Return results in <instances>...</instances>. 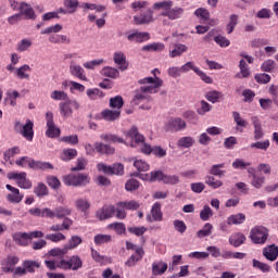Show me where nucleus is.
<instances>
[{
  "label": "nucleus",
  "instance_id": "nucleus-40",
  "mask_svg": "<svg viewBox=\"0 0 278 278\" xmlns=\"http://www.w3.org/2000/svg\"><path fill=\"white\" fill-rule=\"evenodd\" d=\"M270 148V140L256 141L250 144V149H257L258 151H268Z\"/></svg>",
  "mask_w": 278,
  "mask_h": 278
},
{
  "label": "nucleus",
  "instance_id": "nucleus-26",
  "mask_svg": "<svg viewBox=\"0 0 278 278\" xmlns=\"http://www.w3.org/2000/svg\"><path fill=\"white\" fill-rule=\"evenodd\" d=\"M21 135L28 140V142H31L34 140V122L30 119L26 121V124L23 126V129L21 130Z\"/></svg>",
  "mask_w": 278,
  "mask_h": 278
},
{
  "label": "nucleus",
  "instance_id": "nucleus-54",
  "mask_svg": "<svg viewBox=\"0 0 278 278\" xmlns=\"http://www.w3.org/2000/svg\"><path fill=\"white\" fill-rule=\"evenodd\" d=\"M55 218H66L71 216V210L68 207L59 206L54 210Z\"/></svg>",
  "mask_w": 278,
  "mask_h": 278
},
{
  "label": "nucleus",
  "instance_id": "nucleus-47",
  "mask_svg": "<svg viewBox=\"0 0 278 278\" xmlns=\"http://www.w3.org/2000/svg\"><path fill=\"white\" fill-rule=\"evenodd\" d=\"M22 266L25 268L26 273H36V268H40V264L36 261H24Z\"/></svg>",
  "mask_w": 278,
  "mask_h": 278
},
{
  "label": "nucleus",
  "instance_id": "nucleus-46",
  "mask_svg": "<svg viewBox=\"0 0 278 278\" xmlns=\"http://www.w3.org/2000/svg\"><path fill=\"white\" fill-rule=\"evenodd\" d=\"M252 266L253 268H257V270H261V273H270V267L266 263H262L261 261L253 258L252 260Z\"/></svg>",
  "mask_w": 278,
  "mask_h": 278
},
{
  "label": "nucleus",
  "instance_id": "nucleus-44",
  "mask_svg": "<svg viewBox=\"0 0 278 278\" xmlns=\"http://www.w3.org/2000/svg\"><path fill=\"white\" fill-rule=\"evenodd\" d=\"M64 8L70 12V14H75L77 12V8H79V1L77 0H64Z\"/></svg>",
  "mask_w": 278,
  "mask_h": 278
},
{
  "label": "nucleus",
  "instance_id": "nucleus-16",
  "mask_svg": "<svg viewBox=\"0 0 278 278\" xmlns=\"http://www.w3.org/2000/svg\"><path fill=\"white\" fill-rule=\"evenodd\" d=\"M5 188L11 191V193L7 195L9 203H21L23 201V194H21L18 188L12 187V185H7Z\"/></svg>",
  "mask_w": 278,
  "mask_h": 278
},
{
  "label": "nucleus",
  "instance_id": "nucleus-8",
  "mask_svg": "<svg viewBox=\"0 0 278 278\" xmlns=\"http://www.w3.org/2000/svg\"><path fill=\"white\" fill-rule=\"evenodd\" d=\"M173 1L164 0L153 4V10H162L161 16H166L169 21H175V9Z\"/></svg>",
  "mask_w": 278,
  "mask_h": 278
},
{
  "label": "nucleus",
  "instance_id": "nucleus-9",
  "mask_svg": "<svg viewBox=\"0 0 278 278\" xmlns=\"http://www.w3.org/2000/svg\"><path fill=\"white\" fill-rule=\"evenodd\" d=\"M116 214H118V203L115 205H103L99 211H97L96 216L99 220H108V218H114V216L116 218Z\"/></svg>",
  "mask_w": 278,
  "mask_h": 278
},
{
  "label": "nucleus",
  "instance_id": "nucleus-25",
  "mask_svg": "<svg viewBox=\"0 0 278 278\" xmlns=\"http://www.w3.org/2000/svg\"><path fill=\"white\" fill-rule=\"evenodd\" d=\"M263 255L269 262H275L278 257V247L276 244H271V245L264 248Z\"/></svg>",
  "mask_w": 278,
  "mask_h": 278
},
{
  "label": "nucleus",
  "instance_id": "nucleus-32",
  "mask_svg": "<svg viewBox=\"0 0 278 278\" xmlns=\"http://www.w3.org/2000/svg\"><path fill=\"white\" fill-rule=\"evenodd\" d=\"M247 241V237L242 232H236L229 238V242L232 247H242Z\"/></svg>",
  "mask_w": 278,
  "mask_h": 278
},
{
  "label": "nucleus",
  "instance_id": "nucleus-38",
  "mask_svg": "<svg viewBox=\"0 0 278 278\" xmlns=\"http://www.w3.org/2000/svg\"><path fill=\"white\" fill-rule=\"evenodd\" d=\"M204 181L206 186H208L210 188H213V190H217V188H222L223 186V181L215 179V177L212 175L205 176Z\"/></svg>",
  "mask_w": 278,
  "mask_h": 278
},
{
  "label": "nucleus",
  "instance_id": "nucleus-61",
  "mask_svg": "<svg viewBox=\"0 0 278 278\" xmlns=\"http://www.w3.org/2000/svg\"><path fill=\"white\" fill-rule=\"evenodd\" d=\"M34 192L37 197H47V194H49V191L47 189V185L42 184V182L38 184V186L34 190Z\"/></svg>",
  "mask_w": 278,
  "mask_h": 278
},
{
  "label": "nucleus",
  "instance_id": "nucleus-53",
  "mask_svg": "<svg viewBox=\"0 0 278 278\" xmlns=\"http://www.w3.org/2000/svg\"><path fill=\"white\" fill-rule=\"evenodd\" d=\"M214 216V211L208 205H204V207L200 212V218L201 220H210Z\"/></svg>",
  "mask_w": 278,
  "mask_h": 278
},
{
  "label": "nucleus",
  "instance_id": "nucleus-60",
  "mask_svg": "<svg viewBox=\"0 0 278 278\" xmlns=\"http://www.w3.org/2000/svg\"><path fill=\"white\" fill-rule=\"evenodd\" d=\"M236 25H238V15L232 14L230 15L229 23L227 24L226 27L227 34H232L233 29H236Z\"/></svg>",
  "mask_w": 278,
  "mask_h": 278
},
{
  "label": "nucleus",
  "instance_id": "nucleus-10",
  "mask_svg": "<svg viewBox=\"0 0 278 278\" xmlns=\"http://www.w3.org/2000/svg\"><path fill=\"white\" fill-rule=\"evenodd\" d=\"M140 179L144 181H163V184H173L175 178L165 175L162 170L151 172L150 174L141 175Z\"/></svg>",
  "mask_w": 278,
  "mask_h": 278
},
{
  "label": "nucleus",
  "instance_id": "nucleus-63",
  "mask_svg": "<svg viewBox=\"0 0 278 278\" xmlns=\"http://www.w3.org/2000/svg\"><path fill=\"white\" fill-rule=\"evenodd\" d=\"M232 118L237 125V127H247L249 125V122L247 119L242 118L238 112L232 113Z\"/></svg>",
  "mask_w": 278,
  "mask_h": 278
},
{
  "label": "nucleus",
  "instance_id": "nucleus-1",
  "mask_svg": "<svg viewBox=\"0 0 278 278\" xmlns=\"http://www.w3.org/2000/svg\"><path fill=\"white\" fill-rule=\"evenodd\" d=\"M124 136L128 142L113 134H103L100 136V139L104 142H112L113 144H127L132 149L140 147L141 153H144V155H151L153 148L144 142V136L140 135L138 127L132 126L129 130L124 132Z\"/></svg>",
  "mask_w": 278,
  "mask_h": 278
},
{
  "label": "nucleus",
  "instance_id": "nucleus-51",
  "mask_svg": "<svg viewBox=\"0 0 278 278\" xmlns=\"http://www.w3.org/2000/svg\"><path fill=\"white\" fill-rule=\"evenodd\" d=\"M101 75H103L104 77H111L112 79H116V77H118L119 72L118 70L114 68V67H104L101 71Z\"/></svg>",
  "mask_w": 278,
  "mask_h": 278
},
{
  "label": "nucleus",
  "instance_id": "nucleus-13",
  "mask_svg": "<svg viewBox=\"0 0 278 278\" xmlns=\"http://www.w3.org/2000/svg\"><path fill=\"white\" fill-rule=\"evenodd\" d=\"M46 122H47V130L46 136L48 138H58L60 136V128L55 126V122H53V112L46 113Z\"/></svg>",
  "mask_w": 278,
  "mask_h": 278
},
{
  "label": "nucleus",
  "instance_id": "nucleus-58",
  "mask_svg": "<svg viewBox=\"0 0 278 278\" xmlns=\"http://www.w3.org/2000/svg\"><path fill=\"white\" fill-rule=\"evenodd\" d=\"M266 45H270V40L266 38H256L251 41L253 49H260V47H266Z\"/></svg>",
  "mask_w": 278,
  "mask_h": 278
},
{
  "label": "nucleus",
  "instance_id": "nucleus-36",
  "mask_svg": "<svg viewBox=\"0 0 278 278\" xmlns=\"http://www.w3.org/2000/svg\"><path fill=\"white\" fill-rule=\"evenodd\" d=\"M49 42L53 45H71V39L66 35H51L49 37Z\"/></svg>",
  "mask_w": 278,
  "mask_h": 278
},
{
  "label": "nucleus",
  "instance_id": "nucleus-22",
  "mask_svg": "<svg viewBox=\"0 0 278 278\" xmlns=\"http://www.w3.org/2000/svg\"><path fill=\"white\" fill-rule=\"evenodd\" d=\"M96 153H99L100 155H114L116 153V149L110 144H105L103 142H96Z\"/></svg>",
  "mask_w": 278,
  "mask_h": 278
},
{
  "label": "nucleus",
  "instance_id": "nucleus-59",
  "mask_svg": "<svg viewBox=\"0 0 278 278\" xmlns=\"http://www.w3.org/2000/svg\"><path fill=\"white\" fill-rule=\"evenodd\" d=\"M134 166L135 168H137V170L139 173H147V170H149L150 166L148 165L147 162L142 161V160H136L134 162Z\"/></svg>",
  "mask_w": 278,
  "mask_h": 278
},
{
  "label": "nucleus",
  "instance_id": "nucleus-62",
  "mask_svg": "<svg viewBox=\"0 0 278 278\" xmlns=\"http://www.w3.org/2000/svg\"><path fill=\"white\" fill-rule=\"evenodd\" d=\"M261 71L264 73H270L271 71H275V62L273 60H266L261 65Z\"/></svg>",
  "mask_w": 278,
  "mask_h": 278
},
{
  "label": "nucleus",
  "instance_id": "nucleus-30",
  "mask_svg": "<svg viewBox=\"0 0 278 278\" xmlns=\"http://www.w3.org/2000/svg\"><path fill=\"white\" fill-rule=\"evenodd\" d=\"M166 270H168V264L164 262H154L152 264V275H154L155 277L164 275Z\"/></svg>",
  "mask_w": 278,
  "mask_h": 278
},
{
  "label": "nucleus",
  "instance_id": "nucleus-14",
  "mask_svg": "<svg viewBox=\"0 0 278 278\" xmlns=\"http://www.w3.org/2000/svg\"><path fill=\"white\" fill-rule=\"evenodd\" d=\"M18 256L9 255L4 260L1 261V266L3 273H14V267L18 264Z\"/></svg>",
  "mask_w": 278,
  "mask_h": 278
},
{
  "label": "nucleus",
  "instance_id": "nucleus-20",
  "mask_svg": "<svg viewBox=\"0 0 278 278\" xmlns=\"http://www.w3.org/2000/svg\"><path fill=\"white\" fill-rule=\"evenodd\" d=\"M18 10H20L21 16H25V18H28L31 21L36 18V12H34V9L28 3L21 2L18 5Z\"/></svg>",
  "mask_w": 278,
  "mask_h": 278
},
{
  "label": "nucleus",
  "instance_id": "nucleus-29",
  "mask_svg": "<svg viewBox=\"0 0 278 278\" xmlns=\"http://www.w3.org/2000/svg\"><path fill=\"white\" fill-rule=\"evenodd\" d=\"M13 240L20 247H27L29 244V235L27 232H15L13 235Z\"/></svg>",
  "mask_w": 278,
  "mask_h": 278
},
{
  "label": "nucleus",
  "instance_id": "nucleus-23",
  "mask_svg": "<svg viewBox=\"0 0 278 278\" xmlns=\"http://www.w3.org/2000/svg\"><path fill=\"white\" fill-rule=\"evenodd\" d=\"M151 215L147 216V220L149 223H153V220L155 222H160L162 220V204L160 202H156L153 204L152 208H151Z\"/></svg>",
  "mask_w": 278,
  "mask_h": 278
},
{
  "label": "nucleus",
  "instance_id": "nucleus-3",
  "mask_svg": "<svg viewBox=\"0 0 278 278\" xmlns=\"http://www.w3.org/2000/svg\"><path fill=\"white\" fill-rule=\"evenodd\" d=\"M63 184H65V186H73L74 188L88 186V184H90V176L84 173L78 175L68 174L63 177Z\"/></svg>",
  "mask_w": 278,
  "mask_h": 278
},
{
  "label": "nucleus",
  "instance_id": "nucleus-2",
  "mask_svg": "<svg viewBox=\"0 0 278 278\" xmlns=\"http://www.w3.org/2000/svg\"><path fill=\"white\" fill-rule=\"evenodd\" d=\"M139 84H149V86H142L139 89L135 90V94L132 98V103L135 105H140V103H144V101H151V96L157 92V88L162 86V79L155 77H146L139 80Z\"/></svg>",
  "mask_w": 278,
  "mask_h": 278
},
{
  "label": "nucleus",
  "instance_id": "nucleus-12",
  "mask_svg": "<svg viewBox=\"0 0 278 278\" xmlns=\"http://www.w3.org/2000/svg\"><path fill=\"white\" fill-rule=\"evenodd\" d=\"M8 179H13L16 181L18 188H23L24 190H29L31 188V182L29 179H27V173H15L11 172L7 175Z\"/></svg>",
  "mask_w": 278,
  "mask_h": 278
},
{
  "label": "nucleus",
  "instance_id": "nucleus-15",
  "mask_svg": "<svg viewBox=\"0 0 278 278\" xmlns=\"http://www.w3.org/2000/svg\"><path fill=\"white\" fill-rule=\"evenodd\" d=\"M136 25H148V23H153V10L147 9L139 16H134Z\"/></svg>",
  "mask_w": 278,
  "mask_h": 278
},
{
  "label": "nucleus",
  "instance_id": "nucleus-37",
  "mask_svg": "<svg viewBox=\"0 0 278 278\" xmlns=\"http://www.w3.org/2000/svg\"><path fill=\"white\" fill-rule=\"evenodd\" d=\"M177 147H179V149H190V147H194V138L192 137H181L178 141H177Z\"/></svg>",
  "mask_w": 278,
  "mask_h": 278
},
{
  "label": "nucleus",
  "instance_id": "nucleus-7",
  "mask_svg": "<svg viewBox=\"0 0 278 278\" xmlns=\"http://www.w3.org/2000/svg\"><path fill=\"white\" fill-rule=\"evenodd\" d=\"M83 240L81 237L79 236H72L71 239L68 240L67 247L63 249H52L50 251V255L53 257H60L62 255H66L70 250L77 249L78 244H81Z\"/></svg>",
  "mask_w": 278,
  "mask_h": 278
},
{
  "label": "nucleus",
  "instance_id": "nucleus-49",
  "mask_svg": "<svg viewBox=\"0 0 278 278\" xmlns=\"http://www.w3.org/2000/svg\"><path fill=\"white\" fill-rule=\"evenodd\" d=\"M220 168H225V163L213 165L210 169V173L214 177H225V170Z\"/></svg>",
  "mask_w": 278,
  "mask_h": 278
},
{
  "label": "nucleus",
  "instance_id": "nucleus-21",
  "mask_svg": "<svg viewBox=\"0 0 278 278\" xmlns=\"http://www.w3.org/2000/svg\"><path fill=\"white\" fill-rule=\"evenodd\" d=\"M142 257H144V250L142 248H137L136 253L132 254L126 262L125 266L131 268L136 266L137 262H141Z\"/></svg>",
  "mask_w": 278,
  "mask_h": 278
},
{
  "label": "nucleus",
  "instance_id": "nucleus-55",
  "mask_svg": "<svg viewBox=\"0 0 278 278\" xmlns=\"http://www.w3.org/2000/svg\"><path fill=\"white\" fill-rule=\"evenodd\" d=\"M75 205L77 210H80V212H88V210H90V202L86 199L76 200Z\"/></svg>",
  "mask_w": 278,
  "mask_h": 278
},
{
  "label": "nucleus",
  "instance_id": "nucleus-57",
  "mask_svg": "<svg viewBox=\"0 0 278 278\" xmlns=\"http://www.w3.org/2000/svg\"><path fill=\"white\" fill-rule=\"evenodd\" d=\"M46 240L50 242H62V240H66V236L62 232L49 233L46 236Z\"/></svg>",
  "mask_w": 278,
  "mask_h": 278
},
{
  "label": "nucleus",
  "instance_id": "nucleus-35",
  "mask_svg": "<svg viewBox=\"0 0 278 278\" xmlns=\"http://www.w3.org/2000/svg\"><path fill=\"white\" fill-rule=\"evenodd\" d=\"M28 73H31V67L28 64H24L16 70L15 75L18 79H29Z\"/></svg>",
  "mask_w": 278,
  "mask_h": 278
},
{
  "label": "nucleus",
  "instance_id": "nucleus-28",
  "mask_svg": "<svg viewBox=\"0 0 278 278\" xmlns=\"http://www.w3.org/2000/svg\"><path fill=\"white\" fill-rule=\"evenodd\" d=\"M250 179L251 186H253V188H256V190H260V188H262V186H264V184L266 182V177L257 175V173L255 172H252L250 174Z\"/></svg>",
  "mask_w": 278,
  "mask_h": 278
},
{
  "label": "nucleus",
  "instance_id": "nucleus-50",
  "mask_svg": "<svg viewBox=\"0 0 278 278\" xmlns=\"http://www.w3.org/2000/svg\"><path fill=\"white\" fill-rule=\"evenodd\" d=\"M214 226L210 223H206L201 230L198 231V238H207V236H212V230Z\"/></svg>",
  "mask_w": 278,
  "mask_h": 278
},
{
  "label": "nucleus",
  "instance_id": "nucleus-27",
  "mask_svg": "<svg viewBox=\"0 0 278 278\" xmlns=\"http://www.w3.org/2000/svg\"><path fill=\"white\" fill-rule=\"evenodd\" d=\"M113 60H114L115 64L119 65V71H127V67L129 65L127 64V56H125V53L115 52L113 54Z\"/></svg>",
  "mask_w": 278,
  "mask_h": 278
},
{
  "label": "nucleus",
  "instance_id": "nucleus-18",
  "mask_svg": "<svg viewBox=\"0 0 278 278\" xmlns=\"http://www.w3.org/2000/svg\"><path fill=\"white\" fill-rule=\"evenodd\" d=\"M70 73L71 75H73V77H77V79H80V81H88V77H86V71H84V67H81V65H77L72 62L70 65Z\"/></svg>",
  "mask_w": 278,
  "mask_h": 278
},
{
  "label": "nucleus",
  "instance_id": "nucleus-19",
  "mask_svg": "<svg viewBox=\"0 0 278 278\" xmlns=\"http://www.w3.org/2000/svg\"><path fill=\"white\" fill-rule=\"evenodd\" d=\"M28 167L33 170H49L53 169V165L49 162L36 161L34 159H29Z\"/></svg>",
  "mask_w": 278,
  "mask_h": 278
},
{
  "label": "nucleus",
  "instance_id": "nucleus-41",
  "mask_svg": "<svg viewBox=\"0 0 278 278\" xmlns=\"http://www.w3.org/2000/svg\"><path fill=\"white\" fill-rule=\"evenodd\" d=\"M60 113L64 118L73 116V109H71L68 101L60 103Z\"/></svg>",
  "mask_w": 278,
  "mask_h": 278
},
{
  "label": "nucleus",
  "instance_id": "nucleus-39",
  "mask_svg": "<svg viewBox=\"0 0 278 278\" xmlns=\"http://www.w3.org/2000/svg\"><path fill=\"white\" fill-rule=\"evenodd\" d=\"M222 97H223V92L217 90H211L205 93V99H207L210 103H218Z\"/></svg>",
  "mask_w": 278,
  "mask_h": 278
},
{
  "label": "nucleus",
  "instance_id": "nucleus-4",
  "mask_svg": "<svg viewBox=\"0 0 278 278\" xmlns=\"http://www.w3.org/2000/svg\"><path fill=\"white\" fill-rule=\"evenodd\" d=\"M140 208V202L136 200L117 202V214L116 218L118 220H125L127 218V212L125 210H129L131 212Z\"/></svg>",
  "mask_w": 278,
  "mask_h": 278
},
{
  "label": "nucleus",
  "instance_id": "nucleus-56",
  "mask_svg": "<svg viewBox=\"0 0 278 278\" xmlns=\"http://www.w3.org/2000/svg\"><path fill=\"white\" fill-rule=\"evenodd\" d=\"M142 51H164V43L153 42L142 47Z\"/></svg>",
  "mask_w": 278,
  "mask_h": 278
},
{
  "label": "nucleus",
  "instance_id": "nucleus-48",
  "mask_svg": "<svg viewBox=\"0 0 278 278\" xmlns=\"http://www.w3.org/2000/svg\"><path fill=\"white\" fill-rule=\"evenodd\" d=\"M197 112L200 116H205V114H207V112H212V104H210L205 100H202L200 102V106L198 108Z\"/></svg>",
  "mask_w": 278,
  "mask_h": 278
},
{
  "label": "nucleus",
  "instance_id": "nucleus-43",
  "mask_svg": "<svg viewBox=\"0 0 278 278\" xmlns=\"http://www.w3.org/2000/svg\"><path fill=\"white\" fill-rule=\"evenodd\" d=\"M108 228L113 229V231H116V233H118V236H123V233H125L127 231V227L125 226V224H123L121 222H115V223L109 224Z\"/></svg>",
  "mask_w": 278,
  "mask_h": 278
},
{
  "label": "nucleus",
  "instance_id": "nucleus-45",
  "mask_svg": "<svg viewBox=\"0 0 278 278\" xmlns=\"http://www.w3.org/2000/svg\"><path fill=\"white\" fill-rule=\"evenodd\" d=\"M50 99H53V101H68V93L61 90H54L51 92Z\"/></svg>",
  "mask_w": 278,
  "mask_h": 278
},
{
  "label": "nucleus",
  "instance_id": "nucleus-52",
  "mask_svg": "<svg viewBox=\"0 0 278 278\" xmlns=\"http://www.w3.org/2000/svg\"><path fill=\"white\" fill-rule=\"evenodd\" d=\"M76 155H77V150L66 149V150H63V154L61 159L63 160V162H71V160H75Z\"/></svg>",
  "mask_w": 278,
  "mask_h": 278
},
{
  "label": "nucleus",
  "instance_id": "nucleus-11",
  "mask_svg": "<svg viewBox=\"0 0 278 278\" xmlns=\"http://www.w3.org/2000/svg\"><path fill=\"white\" fill-rule=\"evenodd\" d=\"M97 169L104 173V175H124L125 174V165L122 163H115L113 165H105L103 163H99L97 165Z\"/></svg>",
  "mask_w": 278,
  "mask_h": 278
},
{
  "label": "nucleus",
  "instance_id": "nucleus-33",
  "mask_svg": "<svg viewBox=\"0 0 278 278\" xmlns=\"http://www.w3.org/2000/svg\"><path fill=\"white\" fill-rule=\"evenodd\" d=\"M124 105H125V100H123L121 96H115L113 98H110L109 108H111L112 110H118L121 112Z\"/></svg>",
  "mask_w": 278,
  "mask_h": 278
},
{
  "label": "nucleus",
  "instance_id": "nucleus-24",
  "mask_svg": "<svg viewBox=\"0 0 278 278\" xmlns=\"http://www.w3.org/2000/svg\"><path fill=\"white\" fill-rule=\"evenodd\" d=\"M151 38V35H149V33H140V31H134L130 33L127 36V40H129V42H147V40H149Z\"/></svg>",
  "mask_w": 278,
  "mask_h": 278
},
{
  "label": "nucleus",
  "instance_id": "nucleus-31",
  "mask_svg": "<svg viewBox=\"0 0 278 278\" xmlns=\"http://www.w3.org/2000/svg\"><path fill=\"white\" fill-rule=\"evenodd\" d=\"M239 68H240V73L236 74V78L237 79H242L243 78H248L251 76V70H249V65H247V61L245 60H241L239 62Z\"/></svg>",
  "mask_w": 278,
  "mask_h": 278
},
{
  "label": "nucleus",
  "instance_id": "nucleus-17",
  "mask_svg": "<svg viewBox=\"0 0 278 278\" xmlns=\"http://www.w3.org/2000/svg\"><path fill=\"white\" fill-rule=\"evenodd\" d=\"M100 116L103 121H106L108 123H114V121H118V118H121V111L105 109L100 113Z\"/></svg>",
  "mask_w": 278,
  "mask_h": 278
},
{
  "label": "nucleus",
  "instance_id": "nucleus-6",
  "mask_svg": "<svg viewBox=\"0 0 278 278\" xmlns=\"http://www.w3.org/2000/svg\"><path fill=\"white\" fill-rule=\"evenodd\" d=\"M83 266L84 262L79 255H73L68 260L63 258L56 264V267L62 270H79Z\"/></svg>",
  "mask_w": 278,
  "mask_h": 278
},
{
  "label": "nucleus",
  "instance_id": "nucleus-42",
  "mask_svg": "<svg viewBox=\"0 0 278 278\" xmlns=\"http://www.w3.org/2000/svg\"><path fill=\"white\" fill-rule=\"evenodd\" d=\"M87 97L91 101H97V99H103V97H105V94L99 88H92V89L87 90Z\"/></svg>",
  "mask_w": 278,
  "mask_h": 278
},
{
  "label": "nucleus",
  "instance_id": "nucleus-64",
  "mask_svg": "<svg viewBox=\"0 0 278 278\" xmlns=\"http://www.w3.org/2000/svg\"><path fill=\"white\" fill-rule=\"evenodd\" d=\"M29 47H31V40H29V39H22L17 43V51L23 53V51H27V49H29Z\"/></svg>",
  "mask_w": 278,
  "mask_h": 278
},
{
  "label": "nucleus",
  "instance_id": "nucleus-34",
  "mask_svg": "<svg viewBox=\"0 0 278 278\" xmlns=\"http://www.w3.org/2000/svg\"><path fill=\"white\" fill-rule=\"evenodd\" d=\"M247 220V216L243 213L230 215L227 218V225H242Z\"/></svg>",
  "mask_w": 278,
  "mask_h": 278
},
{
  "label": "nucleus",
  "instance_id": "nucleus-5",
  "mask_svg": "<svg viewBox=\"0 0 278 278\" xmlns=\"http://www.w3.org/2000/svg\"><path fill=\"white\" fill-rule=\"evenodd\" d=\"M250 240L253 244H266L268 240V228L255 226L250 230Z\"/></svg>",
  "mask_w": 278,
  "mask_h": 278
}]
</instances>
